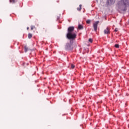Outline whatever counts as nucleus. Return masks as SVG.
I'll return each mask as SVG.
<instances>
[{"mask_svg": "<svg viewBox=\"0 0 129 129\" xmlns=\"http://www.w3.org/2000/svg\"><path fill=\"white\" fill-rule=\"evenodd\" d=\"M115 48H119V45H118V44H116L115 45Z\"/></svg>", "mask_w": 129, "mask_h": 129, "instance_id": "obj_14", "label": "nucleus"}, {"mask_svg": "<svg viewBox=\"0 0 129 129\" xmlns=\"http://www.w3.org/2000/svg\"><path fill=\"white\" fill-rule=\"evenodd\" d=\"M115 3V0H107V5H112Z\"/></svg>", "mask_w": 129, "mask_h": 129, "instance_id": "obj_6", "label": "nucleus"}, {"mask_svg": "<svg viewBox=\"0 0 129 129\" xmlns=\"http://www.w3.org/2000/svg\"><path fill=\"white\" fill-rule=\"evenodd\" d=\"M71 68L72 69H74V68H75V66L73 64H71Z\"/></svg>", "mask_w": 129, "mask_h": 129, "instance_id": "obj_13", "label": "nucleus"}, {"mask_svg": "<svg viewBox=\"0 0 129 129\" xmlns=\"http://www.w3.org/2000/svg\"><path fill=\"white\" fill-rule=\"evenodd\" d=\"M104 33L106 35H109L110 34V31L109 30V28L107 27L104 30Z\"/></svg>", "mask_w": 129, "mask_h": 129, "instance_id": "obj_5", "label": "nucleus"}, {"mask_svg": "<svg viewBox=\"0 0 129 129\" xmlns=\"http://www.w3.org/2000/svg\"><path fill=\"white\" fill-rule=\"evenodd\" d=\"M24 50H25V52H27L28 50H29V48H28V47L25 46L24 47Z\"/></svg>", "mask_w": 129, "mask_h": 129, "instance_id": "obj_10", "label": "nucleus"}, {"mask_svg": "<svg viewBox=\"0 0 129 129\" xmlns=\"http://www.w3.org/2000/svg\"><path fill=\"white\" fill-rule=\"evenodd\" d=\"M65 49L67 51H70L71 50H73V47H72V45L71 43H68L66 45Z\"/></svg>", "mask_w": 129, "mask_h": 129, "instance_id": "obj_3", "label": "nucleus"}, {"mask_svg": "<svg viewBox=\"0 0 129 129\" xmlns=\"http://www.w3.org/2000/svg\"><path fill=\"white\" fill-rule=\"evenodd\" d=\"M45 32H47V29H45Z\"/></svg>", "mask_w": 129, "mask_h": 129, "instance_id": "obj_20", "label": "nucleus"}, {"mask_svg": "<svg viewBox=\"0 0 129 129\" xmlns=\"http://www.w3.org/2000/svg\"><path fill=\"white\" fill-rule=\"evenodd\" d=\"M74 32V27L71 26L68 29V33L67 34V37L69 40H75L77 35Z\"/></svg>", "mask_w": 129, "mask_h": 129, "instance_id": "obj_1", "label": "nucleus"}, {"mask_svg": "<svg viewBox=\"0 0 129 129\" xmlns=\"http://www.w3.org/2000/svg\"><path fill=\"white\" fill-rule=\"evenodd\" d=\"M32 37H33V35H32V34L29 33L28 34V38L31 39V38H32Z\"/></svg>", "mask_w": 129, "mask_h": 129, "instance_id": "obj_12", "label": "nucleus"}, {"mask_svg": "<svg viewBox=\"0 0 129 129\" xmlns=\"http://www.w3.org/2000/svg\"><path fill=\"white\" fill-rule=\"evenodd\" d=\"M29 27H27V30H29Z\"/></svg>", "mask_w": 129, "mask_h": 129, "instance_id": "obj_19", "label": "nucleus"}, {"mask_svg": "<svg viewBox=\"0 0 129 129\" xmlns=\"http://www.w3.org/2000/svg\"><path fill=\"white\" fill-rule=\"evenodd\" d=\"M30 28L31 31H33V30H34V29H35L36 27H35V25H31Z\"/></svg>", "mask_w": 129, "mask_h": 129, "instance_id": "obj_9", "label": "nucleus"}, {"mask_svg": "<svg viewBox=\"0 0 129 129\" xmlns=\"http://www.w3.org/2000/svg\"><path fill=\"white\" fill-rule=\"evenodd\" d=\"M82 7V5H80L79 8H77L78 11H81Z\"/></svg>", "mask_w": 129, "mask_h": 129, "instance_id": "obj_11", "label": "nucleus"}, {"mask_svg": "<svg viewBox=\"0 0 129 129\" xmlns=\"http://www.w3.org/2000/svg\"><path fill=\"white\" fill-rule=\"evenodd\" d=\"M18 0H10V3H12V4H15V3H16Z\"/></svg>", "mask_w": 129, "mask_h": 129, "instance_id": "obj_8", "label": "nucleus"}, {"mask_svg": "<svg viewBox=\"0 0 129 129\" xmlns=\"http://www.w3.org/2000/svg\"><path fill=\"white\" fill-rule=\"evenodd\" d=\"M83 29V26L80 24L78 26V29L79 30H82Z\"/></svg>", "mask_w": 129, "mask_h": 129, "instance_id": "obj_7", "label": "nucleus"}, {"mask_svg": "<svg viewBox=\"0 0 129 129\" xmlns=\"http://www.w3.org/2000/svg\"><path fill=\"white\" fill-rule=\"evenodd\" d=\"M91 21L90 20H87L86 23L87 24H89Z\"/></svg>", "mask_w": 129, "mask_h": 129, "instance_id": "obj_16", "label": "nucleus"}, {"mask_svg": "<svg viewBox=\"0 0 129 129\" xmlns=\"http://www.w3.org/2000/svg\"><path fill=\"white\" fill-rule=\"evenodd\" d=\"M98 24H99V21H96L93 23V27L95 32L97 31V26H98Z\"/></svg>", "mask_w": 129, "mask_h": 129, "instance_id": "obj_4", "label": "nucleus"}, {"mask_svg": "<svg viewBox=\"0 0 129 129\" xmlns=\"http://www.w3.org/2000/svg\"><path fill=\"white\" fill-rule=\"evenodd\" d=\"M59 19H60V18L59 17H58L57 18V20H59Z\"/></svg>", "mask_w": 129, "mask_h": 129, "instance_id": "obj_18", "label": "nucleus"}, {"mask_svg": "<svg viewBox=\"0 0 129 129\" xmlns=\"http://www.w3.org/2000/svg\"><path fill=\"white\" fill-rule=\"evenodd\" d=\"M93 40H92V39H91V38H90L89 39V41L90 42V43H92V42H93Z\"/></svg>", "mask_w": 129, "mask_h": 129, "instance_id": "obj_15", "label": "nucleus"}, {"mask_svg": "<svg viewBox=\"0 0 129 129\" xmlns=\"http://www.w3.org/2000/svg\"><path fill=\"white\" fill-rule=\"evenodd\" d=\"M120 5V9L123 12L126 11L127 8L126 6H129V0H121L119 2Z\"/></svg>", "mask_w": 129, "mask_h": 129, "instance_id": "obj_2", "label": "nucleus"}, {"mask_svg": "<svg viewBox=\"0 0 129 129\" xmlns=\"http://www.w3.org/2000/svg\"><path fill=\"white\" fill-rule=\"evenodd\" d=\"M114 31L115 32H117V28H115V30H114Z\"/></svg>", "mask_w": 129, "mask_h": 129, "instance_id": "obj_17", "label": "nucleus"}]
</instances>
